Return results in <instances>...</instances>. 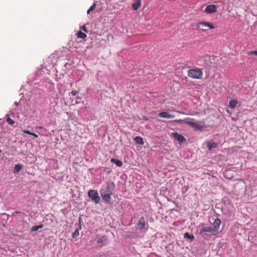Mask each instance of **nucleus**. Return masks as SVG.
<instances>
[{
	"instance_id": "obj_2",
	"label": "nucleus",
	"mask_w": 257,
	"mask_h": 257,
	"mask_svg": "<svg viewBox=\"0 0 257 257\" xmlns=\"http://www.w3.org/2000/svg\"><path fill=\"white\" fill-rule=\"evenodd\" d=\"M215 27L212 24L206 22H199L197 24V29L202 31L207 30L208 28L210 29H213Z\"/></svg>"
},
{
	"instance_id": "obj_3",
	"label": "nucleus",
	"mask_w": 257,
	"mask_h": 257,
	"mask_svg": "<svg viewBox=\"0 0 257 257\" xmlns=\"http://www.w3.org/2000/svg\"><path fill=\"white\" fill-rule=\"evenodd\" d=\"M88 196L91 199V200L94 202L96 204H97L99 202L100 198L98 195V193L96 190H89L88 192Z\"/></svg>"
},
{
	"instance_id": "obj_17",
	"label": "nucleus",
	"mask_w": 257,
	"mask_h": 257,
	"mask_svg": "<svg viewBox=\"0 0 257 257\" xmlns=\"http://www.w3.org/2000/svg\"><path fill=\"white\" fill-rule=\"evenodd\" d=\"M184 237L186 239H189L191 241L194 240V236L193 235H190L188 232H186L184 234Z\"/></svg>"
},
{
	"instance_id": "obj_35",
	"label": "nucleus",
	"mask_w": 257,
	"mask_h": 257,
	"mask_svg": "<svg viewBox=\"0 0 257 257\" xmlns=\"http://www.w3.org/2000/svg\"><path fill=\"white\" fill-rule=\"evenodd\" d=\"M43 227V224L37 225V228H38V229H40V228H42Z\"/></svg>"
},
{
	"instance_id": "obj_42",
	"label": "nucleus",
	"mask_w": 257,
	"mask_h": 257,
	"mask_svg": "<svg viewBox=\"0 0 257 257\" xmlns=\"http://www.w3.org/2000/svg\"><path fill=\"white\" fill-rule=\"evenodd\" d=\"M2 152L1 150H0V153Z\"/></svg>"
},
{
	"instance_id": "obj_5",
	"label": "nucleus",
	"mask_w": 257,
	"mask_h": 257,
	"mask_svg": "<svg viewBox=\"0 0 257 257\" xmlns=\"http://www.w3.org/2000/svg\"><path fill=\"white\" fill-rule=\"evenodd\" d=\"M194 119L190 118L188 122H186V124L189 126H191L193 128L197 130L201 131L203 128V126L199 124L198 123L193 121Z\"/></svg>"
},
{
	"instance_id": "obj_27",
	"label": "nucleus",
	"mask_w": 257,
	"mask_h": 257,
	"mask_svg": "<svg viewBox=\"0 0 257 257\" xmlns=\"http://www.w3.org/2000/svg\"><path fill=\"white\" fill-rule=\"evenodd\" d=\"M37 230H38L37 226H33L31 229L32 232L37 231Z\"/></svg>"
},
{
	"instance_id": "obj_30",
	"label": "nucleus",
	"mask_w": 257,
	"mask_h": 257,
	"mask_svg": "<svg viewBox=\"0 0 257 257\" xmlns=\"http://www.w3.org/2000/svg\"><path fill=\"white\" fill-rule=\"evenodd\" d=\"M78 93V91H72L71 92V94L73 96H75V95H76Z\"/></svg>"
},
{
	"instance_id": "obj_20",
	"label": "nucleus",
	"mask_w": 257,
	"mask_h": 257,
	"mask_svg": "<svg viewBox=\"0 0 257 257\" xmlns=\"http://www.w3.org/2000/svg\"><path fill=\"white\" fill-rule=\"evenodd\" d=\"M107 239V237L105 235H103L98 239L97 242V243H102L105 242Z\"/></svg>"
},
{
	"instance_id": "obj_10",
	"label": "nucleus",
	"mask_w": 257,
	"mask_h": 257,
	"mask_svg": "<svg viewBox=\"0 0 257 257\" xmlns=\"http://www.w3.org/2000/svg\"><path fill=\"white\" fill-rule=\"evenodd\" d=\"M221 224V220L219 218H216L215 219L213 223V229L215 230V232H217L218 230V227H219L220 225Z\"/></svg>"
},
{
	"instance_id": "obj_28",
	"label": "nucleus",
	"mask_w": 257,
	"mask_h": 257,
	"mask_svg": "<svg viewBox=\"0 0 257 257\" xmlns=\"http://www.w3.org/2000/svg\"><path fill=\"white\" fill-rule=\"evenodd\" d=\"M96 6V4L93 3V4L90 7V8L89 9H90V10L93 11L95 9Z\"/></svg>"
},
{
	"instance_id": "obj_21",
	"label": "nucleus",
	"mask_w": 257,
	"mask_h": 257,
	"mask_svg": "<svg viewBox=\"0 0 257 257\" xmlns=\"http://www.w3.org/2000/svg\"><path fill=\"white\" fill-rule=\"evenodd\" d=\"M188 120H189V117L186 118L184 119H175L173 121L179 123L180 124H181L183 122L186 124V122H188Z\"/></svg>"
},
{
	"instance_id": "obj_25",
	"label": "nucleus",
	"mask_w": 257,
	"mask_h": 257,
	"mask_svg": "<svg viewBox=\"0 0 257 257\" xmlns=\"http://www.w3.org/2000/svg\"><path fill=\"white\" fill-rule=\"evenodd\" d=\"M7 121L10 124H14L15 123V121L9 117L7 118Z\"/></svg>"
},
{
	"instance_id": "obj_19",
	"label": "nucleus",
	"mask_w": 257,
	"mask_h": 257,
	"mask_svg": "<svg viewBox=\"0 0 257 257\" xmlns=\"http://www.w3.org/2000/svg\"><path fill=\"white\" fill-rule=\"evenodd\" d=\"M237 101L235 100H231L229 102V107L231 108H234L237 105Z\"/></svg>"
},
{
	"instance_id": "obj_8",
	"label": "nucleus",
	"mask_w": 257,
	"mask_h": 257,
	"mask_svg": "<svg viewBox=\"0 0 257 257\" xmlns=\"http://www.w3.org/2000/svg\"><path fill=\"white\" fill-rule=\"evenodd\" d=\"M217 11V7L214 5L207 6L205 10V12L208 14L215 13Z\"/></svg>"
},
{
	"instance_id": "obj_38",
	"label": "nucleus",
	"mask_w": 257,
	"mask_h": 257,
	"mask_svg": "<svg viewBox=\"0 0 257 257\" xmlns=\"http://www.w3.org/2000/svg\"><path fill=\"white\" fill-rule=\"evenodd\" d=\"M176 112H178V113H179L184 114V113H183V112H180V111H176Z\"/></svg>"
},
{
	"instance_id": "obj_39",
	"label": "nucleus",
	"mask_w": 257,
	"mask_h": 257,
	"mask_svg": "<svg viewBox=\"0 0 257 257\" xmlns=\"http://www.w3.org/2000/svg\"><path fill=\"white\" fill-rule=\"evenodd\" d=\"M111 161H117V160H115L114 159H111L110 160Z\"/></svg>"
},
{
	"instance_id": "obj_12",
	"label": "nucleus",
	"mask_w": 257,
	"mask_h": 257,
	"mask_svg": "<svg viewBox=\"0 0 257 257\" xmlns=\"http://www.w3.org/2000/svg\"><path fill=\"white\" fill-rule=\"evenodd\" d=\"M206 144V147L209 151H212V150L215 149L217 146V145L216 143L211 141L207 142Z\"/></svg>"
},
{
	"instance_id": "obj_33",
	"label": "nucleus",
	"mask_w": 257,
	"mask_h": 257,
	"mask_svg": "<svg viewBox=\"0 0 257 257\" xmlns=\"http://www.w3.org/2000/svg\"><path fill=\"white\" fill-rule=\"evenodd\" d=\"M224 244L223 243H222V242H219L218 243V246L220 247H222L223 246V245Z\"/></svg>"
},
{
	"instance_id": "obj_41",
	"label": "nucleus",
	"mask_w": 257,
	"mask_h": 257,
	"mask_svg": "<svg viewBox=\"0 0 257 257\" xmlns=\"http://www.w3.org/2000/svg\"><path fill=\"white\" fill-rule=\"evenodd\" d=\"M211 173H212V172H210L209 173H208V174L209 175H211Z\"/></svg>"
},
{
	"instance_id": "obj_31",
	"label": "nucleus",
	"mask_w": 257,
	"mask_h": 257,
	"mask_svg": "<svg viewBox=\"0 0 257 257\" xmlns=\"http://www.w3.org/2000/svg\"><path fill=\"white\" fill-rule=\"evenodd\" d=\"M23 132L25 134H29L30 135H31L32 134V133L31 132H30L29 131H28V130H23Z\"/></svg>"
},
{
	"instance_id": "obj_34",
	"label": "nucleus",
	"mask_w": 257,
	"mask_h": 257,
	"mask_svg": "<svg viewBox=\"0 0 257 257\" xmlns=\"http://www.w3.org/2000/svg\"><path fill=\"white\" fill-rule=\"evenodd\" d=\"M20 212H19V211H15L13 213V216H15L16 214H19L20 213Z\"/></svg>"
},
{
	"instance_id": "obj_36",
	"label": "nucleus",
	"mask_w": 257,
	"mask_h": 257,
	"mask_svg": "<svg viewBox=\"0 0 257 257\" xmlns=\"http://www.w3.org/2000/svg\"><path fill=\"white\" fill-rule=\"evenodd\" d=\"M91 11H91V10H90V9H89L87 10V14H90V12H91Z\"/></svg>"
},
{
	"instance_id": "obj_11",
	"label": "nucleus",
	"mask_w": 257,
	"mask_h": 257,
	"mask_svg": "<svg viewBox=\"0 0 257 257\" xmlns=\"http://www.w3.org/2000/svg\"><path fill=\"white\" fill-rule=\"evenodd\" d=\"M78 227L75 230L74 232L72 234V237L73 238H76L79 234V231L81 229V217L79 218V223H78Z\"/></svg>"
},
{
	"instance_id": "obj_32",
	"label": "nucleus",
	"mask_w": 257,
	"mask_h": 257,
	"mask_svg": "<svg viewBox=\"0 0 257 257\" xmlns=\"http://www.w3.org/2000/svg\"><path fill=\"white\" fill-rule=\"evenodd\" d=\"M31 135L34 136L35 138H38V136L37 134H36L35 133H32Z\"/></svg>"
},
{
	"instance_id": "obj_40",
	"label": "nucleus",
	"mask_w": 257,
	"mask_h": 257,
	"mask_svg": "<svg viewBox=\"0 0 257 257\" xmlns=\"http://www.w3.org/2000/svg\"><path fill=\"white\" fill-rule=\"evenodd\" d=\"M144 119H145V120H148V118H147V117H144Z\"/></svg>"
},
{
	"instance_id": "obj_26",
	"label": "nucleus",
	"mask_w": 257,
	"mask_h": 257,
	"mask_svg": "<svg viewBox=\"0 0 257 257\" xmlns=\"http://www.w3.org/2000/svg\"><path fill=\"white\" fill-rule=\"evenodd\" d=\"M114 163L117 166L121 167L122 165V162H112Z\"/></svg>"
},
{
	"instance_id": "obj_6",
	"label": "nucleus",
	"mask_w": 257,
	"mask_h": 257,
	"mask_svg": "<svg viewBox=\"0 0 257 257\" xmlns=\"http://www.w3.org/2000/svg\"><path fill=\"white\" fill-rule=\"evenodd\" d=\"M205 232H207L210 233H213L214 232H216L215 230L213 229V228L212 227L210 226H203L202 227L199 232V234L200 235H202Z\"/></svg>"
},
{
	"instance_id": "obj_13",
	"label": "nucleus",
	"mask_w": 257,
	"mask_h": 257,
	"mask_svg": "<svg viewBox=\"0 0 257 257\" xmlns=\"http://www.w3.org/2000/svg\"><path fill=\"white\" fill-rule=\"evenodd\" d=\"M159 116L163 118H174V115L170 114L167 112H161L159 113Z\"/></svg>"
},
{
	"instance_id": "obj_14",
	"label": "nucleus",
	"mask_w": 257,
	"mask_h": 257,
	"mask_svg": "<svg viewBox=\"0 0 257 257\" xmlns=\"http://www.w3.org/2000/svg\"><path fill=\"white\" fill-rule=\"evenodd\" d=\"M102 198L107 202H109L111 200V197L110 194H103L100 193Z\"/></svg>"
},
{
	"instance_id": "obj_24",
	"label": "nucleus",
	"mask_w": 257,
	"mask_h": 257,
	"mask_svg": "<svg viewBox=\"0 0 257 257\" xmlns=\"http://www.w3.org/2000/svg\"><path fill=\"white\" fill-rule=\"evenodd\" d=\"M247 54L250 55H256L257 56V51H252L247 52Z\"/></svg>"
},
{
	"instance_id": "obj_16",
	"label": "nucleus",
	"mask_w": 257,
	"mask_h": 257,
	"mask_svg": "<svg viewBox=\"0 0 257 257\" xmlns=\"http://www.w3.org/2000/svg\"><path fill=\"white\" fill-rule=\"evenodd\" d=\"M22 167L23 165L21 164H17L15 165L14 168V173L18 174Z\"/></svg>"
},
{
	"instance_id": "obj_18",
	"label": "nucleus",
	"mask_w": 257,
	"mask_h": 257,
	"mask_svg": "<svg viewBox=\"0 0 257 257\" xmlns=\"http://www.w3.org/2000/svg\"><path fill=\"white\" fill-rule=\"evenodd\" d=\"M134 140H135V142L138 144H140V145L144 144V141H143V138L141 137L138 136V137H135V138L134 139Z\"/></svg>"
},
{
	"instance_id": "obj_37",
	"label": "nucleus",
	"mask_w": 257,
	"mask_h": 257,
	"mask_svg": "<svg viewBox=\"0 0 257 257\" xmlns=\"http://www.w3.org/2000/svg\"><path fill=\"white\" fill-rule=\"evenodd\" d=\"M78 164V162H73V167H74V165H76Z\"/></svg>"
},
{
	"instance_id": "obj_22",
	"label": "nucleus",
	"mask_w": 257,
	"mask_h": 257,
	"mask_svg": "<svg viewBox=\"0 0 257 257\" xmlns=\"http://www.w3.org/2000/svg\"><path fill=\"white\" fill-rule=\"evenodd\" d=\"M77 36L79 38L84 39L87 36L85 33H83L81 31H79L77 34Z\"/></svg>"
},
{
	"instance_id": "obj_4",
	"label": "nucleus",
	"mask_w": 257,
	"mask_h": 257,
	"mask_svg": "<svg viewBox=\"0 0 257 257\" xmlns=\"http://www.w3.org/2000/svg\"><path fill=\"white\" fill-rule=\"evenodd\" d=\"M114 186L113 182L108 183L106 188L104 189H102L100 192V193L112 194Z\"/></svg>"
},
{
	"instance_id": "obj_15",
	"label": "nucleus",
	"mask_w": 257,
	"mask_h": 257,
	"mask_svg": "<svg viewBox=\"0 0 257 257\" xmlns=\"http://www.w3.org/2000/svg\"><path fill=\"white\" fill-rule=\"evenodd\" d=\"M141 6V0H137L136 2L133 5V8L137 10Z\"/></svg>"
},
{
	"instance_id": "obj_7",
	"label": "nucleus",
	"mask_w": 257,
	"mask_h": 257,
	"mask_svg": "<svg viewBox=\"0 0 257 257\" xmlns=\"http://www.w3.org/2000/svg\"><path fill=\"white\" fill-rule=\"evenodd\" d=\"M138 225L140 230H147V228L146 227L145 219L144 217H142L139 219Z\"/></svg>"
},
{
	"instance_id": "obj_23",
	"label": "nucleus",
	"mask_w": 257,
	"mask_h": 257,
	"mask_svg": "<svg viewBox=\"0 0 257 257\" xmlns=\"http://www.w3.org/2000/svg\"><path fill=\"white\" fill-rule=\"evenodd\" d=\"M164 169H166L168 171H173L175 170V167H173L172 165H171V166L168 165L166 168H164Z\"/></svg>"
},
{
	"instance_id": "obj_29",
	"label": "nucleus",
	"mask_w": 257,
	"mask_h": 257,
	"mask_svg": "<svg viewBox=\"0 0 257 257\" xmlns=\"http://www.w3.org/2000/svg\"><path fill=\"white\" fill-rule=\"evenodd\" d=\"M81 29H82L83 31H84L86 33L88 32L87 28L85 27V26H84V25H83L82 27H81Z\"/></svg>"
},
{
	"instance_id": "obj_1",
	"label": "nucleus",
	"mask_w": 257,
	"mask_h": 257,
	"mask_svg": "<svg viewBox=\"0 0 257 257\" xmlns=\"http://www.w3.org/2000/svg\"><path fill=\"white\" fill-rule=\"evenodd\" d=\"M187 74L188 77L192 79H201L202 78L203 71L198 68L191 69L188 71Z\"/></svg>"
},
{
	"instance_id": "obj_9",
	"label": "nucleus",
	"mask_w": 257,
	"mask_h": 257,
	"mask_svg": "<svg viewBox=\"0 0 257 257\" xmlns=\"http://www.w3.org/2000/svg\"><path fill=\"white\" fill-rule=\"evenodd\" d=\"M172 135L174 138L180 143H182L186 141V139L182 135L179 134L177 133H172Z\"/></svg>"
}]
</instances>
